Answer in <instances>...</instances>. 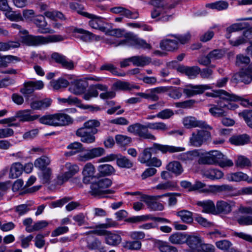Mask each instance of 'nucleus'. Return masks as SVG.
Masks as SVG:
<instances>
[{
  "instance_id": "obj_1",
  "label": "nucleus",
  "mask_w": 252,
  "mask_h": 252,
  "mask_svg": "<svg viewBox=\"0 0 252 252\" xmlns=\"http://www.w3.org/2000/svg\"><path fill=\"white\" fill-rule=\"evenodd\" d=\"M70 151L66 152V156H71L80 153L77 157L79 161L85 162L92 159L100 157L105 154V150L101 147H96L84 150L83 145L79 142H74L67 146Z\"/></svg>"
},
{
  "instance_id": "obj_2",
  "label": "nucleus",
  "mask_w": 252,
  "mask_h": 252,
  "mask_svg": "<svg viewBox=\"0 0 252 252\" xmlns=\"http://www.w3.org/2000/svg\"><path fill=\"white\" fill-rule=\"evenodd\" d=\"M152 150L155 151L158 150L162 154H166L167 153H173L183 152L185 150V148L182 147L154 143L152 147L146 148L143 151L138 157V161L141 163L146 164L147 165L152 158Z\"/></svg>"
},
{
  "instance_id": "obj_3",
  "label": "nucleus",
  "mask_w": 252,
  "mask_h": 252,
  "mask_svg": "<svg viewBox=\"0 0 252 252\" xmlns=\"http://www.w3.org/2000/svg\"><path fill=\"white\" fill-rule=\"evenodd\" d=\"M199 163L203 164H218L221 167H231L233 162L219 151H211L202 155Z\"/></svg>"
},
{
  "instance_id": "obj_4",
  "label": "nucleus",
  "mask_w": 252,
  "mask_h": 252,
  "mask_svg": "<svg viewBox=\"0 0 252 252\" xmlns=\"http://www.w3.org/2000/svg\"><path fill=\"white\" fill-rule=\"evenodd\" d=\"M180 0H172V3L169 4L165 0H153L152 4L154 6V9L151 12L152 18H156L159 17V19L163 21H168L171 16H164V14L166 13L168 10L174 8Z\"/></svg>"
},
{
  "instance_id": "obj_5",
  "label": "nucleus",
  "mask_w": 252,
  "mask_h": 252,
  "mask_svg": "<svg viewBox=\"0 0 252 252\" xmlns=\"http://www.w3.org/2000/svg\"><path fill=\"white\" fill-rule=\"evenodd\" d=\"M64 39L61 35L53 34L47 36L26 35L21 38V42L30 46H36L51 43L60 42Z\"/></svg>"
},
{
  "instance_id": "obj_6",
  "label": "nucleus",
  "mask_w": 252,
  "mask_h": 252,
  "mask_svg": "<svg viewBox=\"0 0 252 252\" xmlns=\"http://www.w3.org/2000/svg\"><path fill=\"white\" fill-rule=\"evenodd\" d=\"M39 121L42 124L54 126H66L73 122V119L69 115L64 113H57L44 116L40 118Z\"/></svg>"
},
{
  "instance_id": "obj_7",
  "label": "nucleus",
  "mask_w": 252,
  "mask_h": 252,
  "mask_svg": "<svg viewBox=\"0 0 252 252\" xmlns=\"http://www.w3.org/2000/svg\"><path fill=\"white\" fill-rule=\"evenodd\" d=\"M125 36L126 38L125 39L119 41L115 46L129 45L131 44L137 48L147 50L152 49V45L150 44L147 43L146 40L138 37L132 33H127Z\"/></svg>"
},
{
  "instance_id": "obj_8",
  "label": "nucleus",
  "mask_w": 252,
  "mask_h": 252,
  "mask_svg": "<svg viewBox=\"0 0 252 252\" xmlns=\"http://www.w3.org/2000/svg\"><path fill=\"white\" fill-rule=\"evenodd\" d=\"M112 185V181L107 178L98 179L97 181L92 183L91 186V194L94 195H101L107 193H113L111 189H106Z\"/></svg>"
},
{
  "instance_id": "obj_9",
  "label": "nucleus",
  "mask_w": 252,
  "mask_h": 252,
  "mask_svg": "<svg viewBox=\"0 0 252 252\" xmlns=\"http://www.w3.org/2000/svg\"><path fill=\"white\" fill-rule=\"evenodd\" d=\"M148 124L144 125L140 123H135L129 126L127 130L135 135L138 136L144 139L155 140L156 137L150 133L148 130Z\"/></svg>"
},
{
  "instance_id": "obj_10",
  "label": "nucleus",
  "mask_w": 252,
  "mask_h": 252,
  "mask_svg": "<svg viewBox=\"0 0 252 252\" xmlns=\"http://www.w3.org/2000/svg\"><path fill=\"white\" fill-rule=\"evenodd\" d=\"M231 100L220 101L218 105H213L209 109L210 113L214 117H221L225 115L228 110H235L238 107L234 102H230Z\"/></svg>"
},
{
  "instance_id": "obj_11",
  "label": "nucleus",
  "mask_w": 252,
  "mask_h": 252,
  "mask_svg": "<svg viewBox=\"0 0 252 252\" xmlns=\"http://www.w3.org/2000/svg\"><path fill=\"white\" fill-rule=\"evenodd\" d=\"M169 193L162 195L152 196L145 194L141 195L140 200L146 203L148 208L153 211H162L164 209L163 205L158 200L164 196L169 195Z\"/></svg>"
},
{
  "instance_id": "obj_12",
  "label": "nucleus",
  "mask_w": 252,
  "mask_h": 252,
  "mask_svg": "<svg viewBox=\"0 0 252 252\" xmlns=\"http://www.w3.org/2000/svg\"><path fill=\"white\" fill-rule=\"evenodd\" d=\"M211 138V133L205 130H197L191 134L189 138L190 145L199 147Z\"/></svg>"
},
{
  "instance_id": "obj_13",
  "label": "nucleus",
  "mask_w": 252,
  "mask_h": 252,
  "mask_svg": "<svg viewBox=\"0 0 252 252\" xmlns=\"http://www.w3.org/2000/svg\"><path fill=\"white\" fill-rule=\"evenodd\" d=\"M116 159L117 164L121 168H130L133 166L132 162L127 158L122 155L110 154L101 158L99 159V162L111 161Z\"/></svg>"
},
{
  "instance_id": "obj_14",
  "label": "nucleus",
  "mask_w": 252,
  "mask_h": 252,
  "mask_svg": "<svg viewBox=\"0 0 252 252\" xmlns=\"http://www.w3.org/2000/svg\"><path fill=\"white\" fill-rule=\"evenodd\" d=\"M64 167L66 171L63 174L58 176L57 183L58 185H62L68 181L79 170L78 166L70 162L66 163Z\"/></svg>"
},
{
  "instance_id": "obj_15",
  "label": "nucleus",
  "mask_w": 252,
  "mask_h": 252,
  "mask_svg": "<svg viewBox=\"0 0 252 252\" xmlns=\"http://www.w3.org/2000/svg\"><path fill=\"white\" fill-rule=\"evenodd\" d=\"M167 91V89L165 87H158L147 90L144 93H138L136 95L153 101H157L159 99L158 94Z\"/></svg>"
},
{
  "instance_id": "obj_16",
  "label": "nucleus",
  "mask_w": 252,
  "mask_h": 252,
  "mask_svg": "<svg viewBox=\"0 0 252 252\" xmlns=\"http://www.w3.org/2000/svg\"><path fill=\"white\" fill-rule=\"evenodd\" d=\"M206 95L208 96L214 97H219L220 98L225 100H241L244 103H248V101L242 97L233 94H230L223 90H219L211 93H207Z\"/></svg>"
},
{
  "instance_id": "obj_17",
  "label": "nucleus",
  "mask_w": 252,
  "mask_h": 252,
  "mask_svg": "<svg viewBox=\"0 0 252 252\" xmlns=\"http://www.w3.org/2000/svg\"><path fill=\"white\" fill-rule=\"evenodd\" d=\"M184 126L187 128H191L198 127L205 129H211L212 127L208 125L205 121L198 120L192 116L185 117L183 120Z\"/></svg>"
},
{
  "instance_id": "obj_18",
  "label": "nucleus",
  "mask_w": 252,
  "mask_h": 252,
  "mask_svg": "<svg viewBox=\"0 0 252 252\" xmlns=\"http://www.w3.org/2000/svg\"><path fill=\"white\" fill-rule=\"evenodd\" d=\"M203 240V238L199 235H187L186 243L189 247V252H198Z\"/></svg>"
},
{
  "instance_id": "obj_19",
  "label": "nucleus",
  "mask_w": 252,
  "mask_h": 252,
  "mask_svg": "<svg viewBox=\"0 0 252 252\" xmlns=\"http://www.w3.org/2000/svg\"><path fill=\"white\" fill-rule=\"evenodd\" d=\"M95 168L94 165L91 162L86 163L82 170L83 183L86 184H89L95 177Z\"/></svg>"
},
{
  "instance_id": "obj_20",
  "label": "nucleus",
  "mask_w": 252,
  "mask_h": 252,
  "mask_svg": "<svg viewBox=\"0 0 252 252\" xmlns=\"http://www.w3.org/2000/svg\"><path fill=\"white\" fill-rule=\"evenodd\" d=\"M33 22L38 28V32L41 33H53L55 31L49 28H47V23L45 17L42 15L36 16L33 19Z\"/></svg>"
},
{
  "instance_id": "obj_21",
  "label": "nucleus",
  "mask_w": 252,
  "mask_h": 252,
  "mask_svg": "<svg viewBox=\"0 0 252 252\" xmlns=\"http://www.w3.org/2000/svg\"><path fill=\"white\" fill-rule=\"evenodd\" d=\"M15 118L19 119L22 122H30L34 121L39 118V115H31V110L30 109H25L19 110L15 114Z\"/></svg>"
},
{
  "instance_id": "obj_22",
  "label": "nucleus",
  "mask_w": 252,
  "mask_h": 252,
  "mask_svg": "<svg viewBox=\"0 0 252 252\" xmlns=\"http://www.w3.org/2000/svg\"><path fill=\"white\" fill-rule=\"evenodd\" d=\"M235 205V203L232 201L219 200L216 203V210L220 213L228 214L232 211Z\"/></svg>"
},
{
  "instance_id": "obj_23",
  "label": "nucleus",
  "mask_w": 252,
  "mask_h": 252,
  "mask_svg": "<svg viewBox=\"0 0 252 252\" xmlns=\"http://www.w3.org/2000/svg\"><path fill=\"white\" fill-rule=\"evenodd\" d=\"M52 100L50 98H45L41 100H36L30 103V107L33 110H44L49 107Z\"/></svg>"
},
{
  "instance_id": "obj_24",
  "label": "nucleus",
  "mask_w": 252,
  "mask_h": 252,
  "mask_svg": "<svg viewBox=\"0 0 252 252\" xmlns=\"http://www.w3.org/2000/svg\"><path fill=\"white\" fill-rule=\"evenodd\" d=\"M52 59L67 69H72L74 68V63L72 61L68 60L66 58L58 53H54L52 55Z\"/></svg>"
},
{
  "instance_id": "obj_25",
  "label": "nucleus",
  "mask_w": 252,
  "mask_h": 252,
  "mask_svg": "<svg viewBox=\"0 0 252 252\" xmlns=\"http://www.w3.org/2000/svg\"><path fill=\"white\" fill-rule=\"evenodd\" d=\"M75 33H79L80 38L85 42H91L94 40L99 41L101 39L100 36L96 35L93 33L81 28L75 29L74 30Z\"/></svg>"
},
{
  "instance_id": "obj_26",
  "label": "nucleus",
  "mask_w": 252,
  "mask_h": 252,
  "mask_svg": "<svg viewBox=\"0 0 252 252\" xmlns=\"http://www.w3.org/2000/svg\"><path fill=\"white\" fill-rule=\"evenodd\" d=\"M91 15L93 16L92 17H87L91 19L89 22V26L93 29L99 30L102 32H105L106 23H105L103 19L94 14H91Z\"/></svg>"
},
{
  "instance_id": "obj_27",
  "label": "nucleus",
  "mask_w": 252,
  "mask_h": 252,
  "mask_svg": "<svg viewBox=\"0 0 252 252\" xmlns=\"http://www.w3.org/2000/svg\"><path fill=\"white\" fill-rule=\"evenodd\" d=\"M76 135L81 137V141L88 144L93 143L95 141V137L91 132H89L84 128H79L76 131Z\"/></svg>"
},
{
  "instance_id": "obj_28",
  "label": "nucleus",
  "mask_w": 252,
  "mask_h": 252,
  "mask_svg": "<svg viewBox=\"0 0 252 252\" xmlns=\"http://www.w3.org/2000/svg\"><path fill=\"white\" fill-rule=\"evenodd\" d=\"M111 11L114 13L120 14L128 18L137 19L139 17V14L137 11L132 12L121 6L112 8Z\"/></svg>"
},
{
  "instance_id": "obj_29",
  "label": "nucleus",
  "mask_w": 252,
  "mask_h": 252,
  "mask_svg": "<svg viewBox=\"0 0 252 252\" xmlns=\"http://www.w3.org/2000/svg\"><path fill=\"white\" fill-rule=\"evenodd\" d=\"M196 204L202 207V212L203 213L214 214L216 212V207L213 201L211 200L198 201Z\"/></svg>"
},
{
  "instance_id": "obj_30",
  "label": "nucleus",
  "mask_w": 252,
  "mask_h": 252,
  "mask_svg": "<svg viewBox=\"0 0 252 252\" xmlns=\"http://www.w3.org/2000/svg\"><path fill=\"white\" fill-rule=\"evenodd\" d=\"M178 70L183 73H185L190 78H193L199 74L200 68L197 66H180L178 67Z\"/></svg>"
},
{
  "instance_id": "obj_31",
  "label": "nucleus",
  "mask_w": 252,
  "mask_h": 252,
  "mask_svg": "<svg viewBox=\"0 0 252 252\" xmlns=\"http://www.w3.org/2000/svg\"><path fill=\"white\" fill-rule=\"evenodd\" d=\"M198 156V151L197 150H193L180 154L177 156L176 158L185 163H189L194 160Z\"/></svg>"
},
{
  "instance_id": "obj_32",
  "label": "nucleus",
  "mask_w": 252,
  "mask_h": 252,
  "mask_svg": "<svg viewBox=\"0 0 252 252\" xmlns=\"http://www.w3.org/2000/svg\"><path fill=\"white\" fill-rule=\"evenodd\" d=\"M131 60L134 65L140 67L148 65L152 63L151 58L144 55L132 56Z\"/></svg>"
},
{
  "instance_id": "obj_33",
  "label": "nucleus",
  "mask_w": 252,
  "mask_h": 252,
  "mask_svg": "<svg viewBox=\"0 0 252 252\" xmlns=\"http://www.w3.org/2000/svg\"><path fill=\"white\" fill-rule=\"evenodd\" d=\"M105 240L107 244L112 246H116L121 243L122 238L117 233L108 231L105 237Z\"/></svg>"
},
{
  "instance_id": "obj_34",
  "label": "nucleus",
  "mask_w": 252,
  "mask_h": 252,
  "mask_svg": "<svg viewBox=\"0 0 252 252\" xmlns=\"http://www.w3.org/2000/svg\"><path fill=\"white\" fill-rule=\"evenodd\" d=\"M166 169L168 171L174 174L176 176L180 175L184 171L182 164L177 161L169 162L166 166Z\"/></svg>"
},
{
  "instance_id": "obj_35",
  "label": "nucleus",
  "mask_w": 252,
  "mask_h": 252,
  "mask_svg": "<svg viewBox=\"0 0 252 252\" xmlns=\"http://www.w3.org/2000/svg\"><path fill=\"white\" fill-rule=\"evenodd\" d=\"M203 176L211 180L220 179L223 176V173L220 170L210 168L202 171Z\"/></svg>"
},
{
  "instance_id": "obj_36",
  "label": "nucleus",
  "mask_w": 252,
  "mask_h": 252,
  "mask_svg": "<svg viewBox=\"0 0 252 252\" xmlns=\"http://www.w3.org/2000/svg\"><path fill=\"white\" fill-rule=\"evenodd\" d=\"M235 76L239 78V81L249 84L252 81V70L251 69H242Z\"/></svg>"
},
{
  "instance_id": "obj_37",
  "label": "nucleus",
  "mask_w": 252,
  "mask_h": 252,
  "mask_svg": "<svg viewBox=\"0 0 252 252\" xmlns=\"http://www.w3.org/2000/svg\"><path fill=\"white\" fill-rule=\"evenodd\" d=\"M160 47L162 50L172 51L178 48V42L176 40L164 39L160 43Z\"/></svg>"
},
{
  "instance_id": "obj_38",
  "label": "nucleus",
  "mask_w": 252,
  "mask_h": 252,
  "mask_svg": "<svg viewBox=\"0 0 252 252\" xmlns=\"http://www.w3.org/2000/svg\"><path fill=\"white\" fill-rule=\"evenodd\" d=\"M250 141V137L247 134L234 135L230 138V142L236 146L243 145Z\"/></svg>"
},
{
  "instance_id": "obj_39",
  "label": "nucleus",
  "mask_w": 252,
  "mask_h": 252,
  "mask_svg": "<svg viewBox=\"0 0 252 252\" xmlns=\"http://www.w3.org/2000/svg\"><path fill=\"white\" fill-rule=\"evenodd\" d=\"M100 125V122L95 119L89 120L83 124V126L81 128H84L87 130L90 129L92 134H95L97 133L98 130L97 127H99Z\"/></svg>"
},
{
  "instance_id": "obj_40",
  "label": "nucleus",
  "mask_w": 252,
  "mask_h": 252,
  "mask_svg": "<svg viewBox=\"0 0 252 252\" xmlns=\"http://www.w3.org/2000/svg\"><path fill=\"white\" fill-rule=\"evenodd\" d=\"M226 179L229 182H238L242 181L247 182L248 176L242 172H237L227 174Z\"/></svg>"
},
{
  "instance_id": "obj_41",
  "label": "nucleus",
  "mask_w": 252,
  "mask_h": 252,
  "mask_svg": "<svg viewBox=\"0 0 252 252\" xmlns=\"http://www.w3.org/2000/svg\"><path fill=\"white\" fill-rule=\"evenodd\" d=\"M23 171V165L19 162L14 163L10 168L9 178L12 179L17 178L22 174Z\"/></svg>"
},
{
  "instance_id": "obj_42",
  "label": "nucleus",
  "mask_w": 252,
  "mask_h": 252,
  "mask_svg": "<svg viewBox=\"0 0 252 252\" xmlns=\"http://www.w3.org/2000/svg\"><path fill=\"white\" fill-rule=\"evenodd\" d=\"M187 235L181 232H176L171 235L168 240L173 244H182L186 242Z\"/></svg>"
},
{
  "instance_id": "obj_43",
  "label": "nucleus",
  "mask_w": 252,
  "mask_h": 252,
  "mask_svg": "<svg viewBox=\"0 0 252 252\" xmlns=\"http://www.w3.org/2000/svg\"><path fill=\"white\" fill-rule=\"evenodd\" d=\"M115 139L116 144L121 148H125L129 145L132 141L131 138L126 135H116Z\"/></svg>"
},
{
  "instance_id": "obj_44",
  "label": "nucleus",
  "mask_w": 252,
  "mask_h": 252,
  "mask_svg": "<svg viewBox=\"0 0 252 252\" xmlns=\"http://www.w3.org/2000/svg\"><path fill=\"white\" fill-rule=\"evenodd\" d=\"M51 162V160L49 158L46 156H41V157L37 158L34 162L35 167L39 169L40 170L47 168Z\"/></svg>"
},
{
  "instance_id": "obj_45",
  "label": "nucleus",
  "mask_w": 252,
  "mask_h": 252,
  "mask_svg": "<svg viewBox=\"0 0 252 252\" xmlns=\"http://www.w3.org/2000/svg\"><path fill=\"white\" fill-rule=\"evenodd\" d=\"M228 5V3L227 1L220 0L213 3H208L206 4V7L212 9L221 11L226 9Z\"/></svg>"
},
{
  "instance_id": "obj_46",
  "label": "nucleus",
  "mask_w": 252,
  "mask_h": 252,
  "mask_svg": "<svg viewBox=\"0 0 252 252\" xmlns=\"http://www.w3.org/2000/svg\"><path fill=\"white\" fill-rule=\"evenodd\" d=\"M87 247L90 250H98L100 252H105L101 245V242L97 239L94 238L92 241L87 240Z\"/></svg>"
},
{
  "instance_id": "obj_47",
  "label": "nucleus",
  "mask_w": 252,
  "mask_h": 252,
  "mask_svg": "<svg viewBox=\"0 0 252 252\" xmlns=\"http://www.w3.org/2000/svg\"><path fill=\"white\" fill-rule=\"evenodd\" d=\"M176 215L181 220L186 223H191L193 221L192 212L186 210H183L177 212Z\"/></svg>"
},
{
  "instance_id": "obj_48",
  "label": "nucleus",
  "mask_w": 252,
  "mask_h": 252,
  "mask_svg": "<svg viewBox=\"0 0 252 252\" xmlns=\"http://www.w3.org/2000/svg\"><path fill=\"white\" fill-rule=\"evenodd\" d=\"M68 85V81L63 78H60L57 80H54L51 81V85L55 90H59L66 88Z\"/></svg>"
},
{
  "instance_id": "obj_49",
  "label": "nucleus",
  "mask_w": 252,
  "mask_h": 252,
  "mask_svg": "<svg viewBox=\"0 0 252 252\" xmlns=\"http://www.w3.org/2000/svg\"><path fill=\"white\" fill-rule=\"evenodd\" d=\"M20 45L18 41H9L7 42H0V51H6L18 48Z\"/></svg>"
},
{
  "instance_id": "obj_50",
  "label": "nucleus",
  "mask_w": 252,
  "mask_h": 252,
  "mask_svg": "<svg viewBox=\"0 0 252 252\" xmlns=\"http://www.w3.org/2000/svg\"><path fill=\"white\" fill-rule=\"evenodd\" d=\"M97 169L99 172L104 176H108L115 172L114 167L108 164L99 165L97 167Z\"/></svg>"
},
{
  "instance_id": "obj_51",
  "label": "nucleus",
  "mask_w": 252,
  "mask_h": 252,
  "mask_svg": "<svg viewBox=\"0 0 252 252\" xmlns=\"http://www.w3.org/2000/svg\"><path fill=\"white\" fill-rule=\"evenodd\" d=\"M41 173L39 174V178L42 183H49L52 176V170L49 168L40 170Z\"/></svg>"
},
{
  "instance_id": "obj_52",
  "label": "nucleus",
  "mask_w": 252,
  "mask_h": 252,
  "mask_svg": "<svg viewBox=\"0 0 252 252\" xmlns=\"http://www.w3.org/2000/svg\"><path fill=\"white\" fill-rule=\"evenodd\" d=\"M85 89V86L83 83L80 81L75 82L73 85L69 88L70 91L75 94H82L84 91Z\"/></svg>"
},
{
  "instance_id": "obj_53",
  "label": "nucleus",
  "mask_w": 252,
  "mask_h": 252,
  "mask_svg": "<svg viewBox=\"0 0 252 252\" xmlns=\"http://www.w3.org/2000/svg\"><path fill=\"white\" fill-rule=\"evenodd\" d=\"M158 248L160 252H178L177 248L170 245L167 242H160L158 244Z\"/></svg>"
},
{
  "instance_id": "obj_54",
  "label": "nucleus",
  "mask_w": 252,
  "mask_h": 252,
  "mask_svg": "<svg viewBox=\"0 0 252 252\" xmlns=\"http://www.w3.org/2000/svg\"><path fill=\"white\" fill-rule=\"evenodd\" d=\"M176 187L175 184L170 181H168L165 182H162L157 185L155 188V189L161 190H172L173 188Z\"/></svg>"
},
{
  "instance_id": "obj_55",
  "label": "nucleus",
  "mask_w": 252,
  "mask_h": 252,
  "mask_svg": "<svg viewBox=\"0 0 252 252\" xmlns=\"http://www.w3.org/2000/svg\"><path fill=\"white\" fill-rule=\"evenodd\" d=\"M148 127L152 130L166 131L168 129L167 125L163 122L149 123Z\"/></svg>"
},
{
  "instance_id": "obj_56",
  "label": "nucleus",
  "mask_w": 252,
  "mask_h": 252,
  "mask_svg": "<svg viewBox=\"0 0 252 252\" xmlns=\"http://www.w3.org/2000/svg\"><path fill=\"white\" fill-rule=\"evenodd\" d=\"M69 7L72 10L76 11L78 13L84 17H92V16H93L90 13L84 11V8L81 7L80 4L76 2L70 3Z\"/></svg>"
},
{
  "instance_id": "obj_57",
  "label": "nucleus",
  "mask_w": 252,
  "mask_h": 252,
  "mask_svg": "<svg viewBox=\"0 0 252 252\" xmlns=\"http://www.w3.org/2000/svg\"><path fill=\"white\" fill-rule=\"evenodd\" d=\"M58 100L60 103H67L69 105H76L81 107L79 105L80 100L75 97L70 96L67 98H58Z\"/></svg>"
},
{
  "instance_id": "obj_58",
  "label": "nucleus",
  "mask_w": 252,
  "mask_h": 252,
  "mask_svg": "<svg viewBox=\"0 0 252 252\" xmlns=\"http://www.w3.org/2000/svg\"><path fill=\"white\" fill-rule=\"evenodd\" d=\"M209 57L212 61L219 60L225 55V52L221 49H215L208 53Z\"/></svg>"
},
{
  "instance_id": "obj_59",
  "label": "nucleus",
  "mask_w": 252,
  "mask_h": 252,
  "mask_svg": "<svg viewBox=\"0 0 252 252\" xmlns=\"http://www.w3.org/2000/svg\"><path fill=\"white\" fill-rule=\"evenodd\" d=\"M141 243L139 241H126L125 243L124 247L126 249L131 250H138L141 247Z\"/></svg>"
},
{
  "instance_id": "obj_60",
  "label": "nucleus",
  "mask_w": 252,
  "mask_h": 252,
  "mask_svg": "<svg viewBox=\"0 0 252 252\" xmlns=\"http://www.w3.org/2000/svg\"><path fill=\"white\" fill-rule=\"evenodd\" d=\"M194 220L203 227H208L213 225V222L202 217L200 215H197L194 217Z\"/></svg>"
},
{
  "instance_id": "obj_61",
  "label": "nucleus",
  "mask_w": 252,
  "mask_h": 252,
  "mask_svg": "<svg viewBox=\"0 0 252 252\" xmlns=\"http://www.w3.org/2000/svg\"><path fill=\"white\" fill-rule=\"evenodd\" d=\"M215 245L219 249L226 251L230 248L232 244L229 240H223L217 241Z\"/></svg>"
},
{
  "instance_id": "obj_62",
  "label": "nucleus",
  "mask_w": 252,
  "mask_h": 252,
  "mask_svg": "<svg viewBox=\"0 0 252 252\" xmlns=\"http://www.w3.org/2000/svg\"><path fill=\"white\" fill-rule=\"evenodd\" d=\"M174 115L173 110L170 109H165L158 112L156 116L161 119H168Z\"/></svg>"
},
{
  "instance_id": "obj_63",
  "label": "nucleus",
  "mask_w": 252,
  "mask_h": 252,
  "mask_svg": "<svg viewBox=\"0 0 252 252\" xmlns=\"http://www.w3.org/2000/svg\"><path fill=\"white\" fill-rule=\"evenodd\" d=\"M34 91V90L31 81L25 83L24 84V87L21 88L20 90V93L25 95L31 94Z\"/></svg>"
},
{
  "instance_id": "obj_64",
  "label": "nucleus",
  "mask_w": 252,
  "mask_h": 252,
  "mask_svg": "<svg viewBox=\"0 0 252 252\" xmlns=\"http://www.w3.org/2000/svg\"><path fill=\"white\" fill-rule=\"evenodd\" d=\"M237 222L241 225H252V216H243L237 219Z\"/></svg>"
}]
</instances>
